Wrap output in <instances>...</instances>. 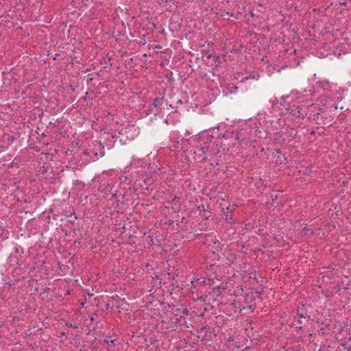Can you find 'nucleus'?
<instances>
[{"label": "nucleus", "mask_w": 351, "mask_h": 351, "mask_svg": "<svg viewBox=\"0 0 351 351\" xmlns=\"http://www.w3.org/2000/svg\"><path fill=\"white\" fill-rule=\"evenodd\" d=\"M341 4H342V5H346V2H344V3H342Z\"/></svg>", "instance_id": "79ce46f5"}, {"label": "nucleus", "mask_w": 351, "mask_h": 351, "mask_svg": "<svg viewBox=\"0 0 351 351\" xmlns=\"http://www.w3.org/2000/svg\"><path fill=\"white\" fill-rule=\"evenodd\" d=\"M267 243H266V244H263L262 247H263V248H265V247H267Z\"/></svg>", "instance_id": "473e14b6"}, {"label": "nucleus", "mask_w": 351, "mask_h": 351, "mask_svg": "<svg viewBox=\"0 0 351 351\" xmlns=\"http://www.w3.org/2000/svg\"><path fill=\"white\" fill-rule=\"evenodd\" d=\"M256 185L259 188L261 186L263 185V181L261 178H258L257 182H256Z\"/></svg>", "instance_id": "f8f14e48"}, {"label": "nucleus", "mask_w": 351, "mask_h": 351, "mask_svg": "<svg viewBox=\"0 0 351 351\" xmlns=\"http://www.w3.org/2000/svg\"><path fill=\"white\" fill-rule=\"evenodd\" d=\"M297 315L300 318H306L307 317L306 315H302V313H299L297 311Z\"/></svg>", "instance_id": "a211bd4d"}, {"label": "nucleus", "mask_w": 351, "mask_h": 351, "mask_svg": "<svg viewBox=\"0 0 351 351\" xmlns=\"http://www.w3.org/2000/svg\"><path fill=\"white\" fill-rule=\"evenodd\" d=\"M108 308H109V304H106V309H108Z\"/></svg>", "instance_id": "72a5a7b5"}, {"label": "nucleus", "mask_w": 351, "mask_h": 351, "mask_svg": "<svg viewBox=\"0 0 351 351\" xmlns=\"http://www.w3.org/2000/svg\"><path fill=\"white\" fill-rule=\"evenodd\" d=\"M258 234L260 235H263L264 237L268 236V233L267 232H264V230L263 228H260L258 230Z\"/></svg>", "instance_id": "9b49d317"}, {"label": "nucleus", "mask_w": 351, "mask_h": 351, "mask_svg": "<svg viewBox=\"0 0 351 351\" xmlns=\"http://www.w3.org/2000/svg\"><path fill=\"white\" fill-rule=\"evenodd\" d=\"M66 326L69 327H73V325L71 323H70V324L66 323Z\"/></svg>", "instance_id": "c756f323"}, {"label": "nucleus", "mask_w": 351, "mask_h": 351, "mask_svg": "<svg viewBox=\"0 0 351 351\" xmlns=\"http://www.w3.org/2000/svg\"><path fill=\"white\" fill-rule=\"evenodd\" d=\"M152 27H156V25L154 23L152 24Z\"/></svg>", "instance_id": "e433bc0d"}, {"label": "nucleus", "mask_w": 351, "mask_h": 351, "mask_svg": "<svg viewBox=\"0 0 351 351\" xmlns=\"http://www.w3.org/2000/svg\"><path fill=\"white\" fill-rule=\"evenodd\" d=\"M250 14L251 17H254V12H253V10H251L250 11Z\"/></svg>", "instance_id": "b1692460"}, {"label": "nucleus", "mask_w": 351, "mask_h": 351, "mask_svg": "<svg viewBox=\"0 0 351 351\" xmlns=\"http://www.w3.org/2000/svg\"><path fill=\"white\" fill-rule=\"evenodd\" d=\"M274 239L278 241L277 237L276 236L274 237Z\"/></svg>", "instance_id": "c9c22d12"}, {"label": "nucleus", "mask_w": 351, "mask_h": 351, "mask_svg": "<svg viewBox=\"0 0 351 351\" xmlns=\"http://www.w3.org/2000/svg\"><path fill=\"white\" fill-rule=\"evenodd\" d=\"M250 179H251L252 180H254V177H251V178H250Z\"/></svg>", "instance_id": "4c0bfd02"}, {"label": "nucleus", "mask_w": 351, "mask_h": 351, "mask_svg": "<svg viewBox=\"0 0 351 351\" xmlns=\"http://www.w3.org/2000/svg\"><path fill=\"white\" fill-rule=\"evenodd\" d=\"M315 108L314 104H311L309 106H298L293 109H291L290 114L296 118H300L303 119L305 117L311 119V115L313 113V119L315 120V117H317L319 115V112L314 113V111L312 110V108Z\"/></svg>", "instance_id": "f257e3e1"}, {"label": "nucleus", "mask_w": 351, "mask_h": 351, "mask_svg": "<svg viewBox=\"0 0 351 351\" xmlns=\"http://www.w3.org/2000/svg\"><path fill=\"white\" fill-rule=\"evenodd\" d=\"M276 152L279 155L282 154V151L280 149H276Z\"/></svg>", "instance_id": "5701e85b"}, {"label": "nucleus", "mask_w": 351, "mask_h": 351, "mask_svg": "<svg viewBox=\"0 0 351 351\" xmlns=\"http://www.w3.org/2000/svg\"><path fill=\"white\" fill-rule=\"evenodd\" d=\"M206 58L208 59L212 58L215 62H218V64H217L215 65V68H217L218 66H219V63L221 62V61H220V57L219 56L214 55L213 53H208V54H207Z\"/></svg>", "instance_id": "39448f33"}, {"label": "nucleus", "mask_w": 351, "mask_h": 351, "mask_svg": "<svg viewBox=\"0 0 351 351\" xmlns=\"http://www.w3.org/2000/svg\"><path fill=\"white\" fill-rule=\"evenodd\" d=\"M197 282L199 284L205 283L211 285V283L213 284V279H208V282L204 279H197Z\"/></svg>", "instance_id": "1a4fd4ad"}, {"label": "nucleus", "mask_w": 351, "mask_h": 351, "mask_svg": "<svg viewBox=\"0 0 351 351\" xmlns=\"http://www.w3.org/2000/svg\"><path fill=\"white\" fill-rule=\"evenodd\" d=\"M254 78V76L253 75H248V76H246L245 77H244L243 80H242V82H245V80H249V79H253Z\"/></svg>", "instance_id": "dca6fc26"}, {"label": "nucleus", "mask_w": 351, "mask_h": 351, "mask_svg": "<svg viewBox=\"0 0 351 351\" xmlns=\"http://www.w3.org/2000/svg\"><path fill=\"white\" fill-rule=\"evenodd\" d=\"M241 134H240V132H237L236 136H235V139L237 140H239L240 139V137H241Z\"/></svg>", "instance_id": "6ab92c4d"}, {"label": "nucleus", "mask_w": 351, "mask_h": 351, "mask_svg": "<svg viewBox=\"0 0 351 351\" xmlns=\"http://www.w3.org/2000/svg\"><path fill=\"white\" fill-rule=\"evenodd\" d=\"M180 197L175 196L172 200V203L176 204L177 203H179Z\"/></svg>", "instance_id": "2eb2a0df"}, {"label": "nucleus", "mask_w": 351, "mask_h": 351, "mask_svg": "<svg viewBox=\"0 0 351 351\" xmlns=\"http://www.w3.org/2000/svg\"><path fill=\"white\" fill-rule=\"evenodd\" d=\"M42 172H43V173H46L47 172V169H43Z\"/></svg>", "instance_id": "2f4dec72"}, {"label": "nucleus", "mask_w": 351, "mask_h": 351, "mask_svg": "<svg viewBox=\"0 0 351 351\" xmlns=\"http://www.w3.org/2000/svg\"><path fill=\"white\" fill-rule=\"evenodd\" d=\"M197 210H199L200 213H206V209L204 205H200L197 207Z\"/></svg>", "instance_id": "4468645a"}, {"label": "nucleus", "mask_w": 351, "mask_h": 351, "mask_svg": "<svg viewBox=\"0 0 351 351\" xmlns=\"http://www.w3.org/2000/svg\"><path fill=\"white\" fill-rule=\"evenodd\" d=\"M92 80H93V78H90V79L88 80V81H92Z\"/></svg>", "instance_id": "37998d69"}, {"label": "nucleus", "mask_w": 351, "mask_h": 351, "mask_svg": "<svg viewBox=\"0 0 351 351\" xmlns=\"http://www.w3.org/2000/svg\"><path fill=\"white\" fill-rule=\"evenodd\" d=\"M298 322H299V324H302V321H300V320L298 321Z\"/></svg>", "instance_id": "c03bdc74"}, {"label": "nucleus", "mask_w": 351, "mask_h": 351, "mask_svg": "<svg viewBox=\"0 0 351 351\" xmlns=\"http://www.w3.org/2000/svg\"><path fill=\"white\" fill-rule=\"evenodd\" d=\"M114 340H111V341H110V343H108V344H109V345H111V346H114Z\"/></svg>", "instance_id": "cd10ccee"}, {"label": "nucleus", "mask_w": 351, "mask_h": 351, "mask_svg": "<svg viewBox=\"0 0 351 351\" xmlns=\"http://www.w3.org/2000/svg\"><path fill=\"white\" fill-rule=\"evenodd\" d=\"M82 99H83L84 101H87V100L91 99L92 98L90 97L86 96V97H82Z\"/></svg>", "instance_id": "4be33fe9"}, {"label": "nucleus", "mask_w": 351, "mask_h": 351, "mask_svg": "<svg viewBox=\"0 0 351 351\" xmlns=\"http://www.w3.org/2000/svg\"><path fill=\"white\" fill-rule=\"evenodd\" d=\"M315 134V132H314V131H312V132H311V134Z\"/></svg>", "instance_id": "ea45409f"}, {"label": "nucleus", "mask_w": 351, "mask_h": 351, "mask_svg": "<svg viewBox=\"0 0 351 351\" xmlns=\"http://www.w3.org/2000/svg\"><path fill=\"white\" fill-rule=\"evenodd\" d=\"M60 56V53H56L53 56V59L54 60H56L58 58V56Z\"/></svg>", "instance_id": "412c9836"}, {"label": "nucleus", "mask_w": 351, "mask_h": 351, "mask_svg": "<svg viewBox=\"0 0 351 351\" xmlns=\"http://www.w3.org/2000/svg\"><path fill=\"white\" fill-rule=\"evenodd\" d=\"M209 217L210 216L209 215H206V214H205V213H204V214L202 215V219H208Z\"/></svg>", "instance_id": "aec40b11"}, {"label": "nucleus", "mask_w": 351, "mask_h": 351, "mask_svg": "<svg viewBox=\"0 0 351 351\" xmlns=\"http://www.w3.org/2000/svg\"><path fill=\"white\" fill-rule=\"evenodd\" d=\"M237 206L235 204H233L232 206H229L226 208V210H227V212L228 213L229 211L230 212H232L234 208L236 207Z\"/></svg>", "instance_id": "ddd939ff"}, {"label": "nucleus", "mask_w": 351, "mask_h": 351, "mask_svg": "<svg viewBox=\"0 0 351 351\" xmlns=\"http://www.w3.org/2000/svg\"><path fill=\"white\" fill-rule=\"evenodd\" d=\"M155 278H156V279H158V276H155Z\"/></svg>", "instance_id": "a19ab883"}, {"label": "nucleus", "mask_w": 351, "mask_h": 351, "mask_svg": "<svg viewBox=\"0 0 351 351\" xmlns=\"http://www.w3.org/2000/svg\"><path fill=\"white\" fill-rule=\"evenodd\" d=\"M341 346L344 348V350H346V351H351V347H346L345 343H343Z\"/></svg>", "instance_id": "f3484780"}, {"label": "nucleus", "mask_w": 351, "mask_h": 351, "mask_svg": "<svg viewBox=\"0 0 351 351\" xmlns=\"http://www.w3.org/2000/svg\"><path fill=\"white\" fill-rule=\"evenodd\" d=\"M226 288L224 286H217L213 288L214 293H217L218 295L222 294L223 292H225Z\"/></svg>", "instance_id": "6e6552de"}, {"label": "nucleus", "mask_w": 351, "mask_h": 351, "mask_svg": "<svg viewBox=\"0 0 351 351\" xmlns=\"http://www.w3.org/2000/svg\"><path fill=\"white\" fill-rule=\"evenodd\" d=\"M200 149L202 151V153L204 154V157L202 158V161H206L207 160V155L206 152L208 149V145H207V143H204V146H200Z\"/></svg>", "instance_id": "423d86ee"}, {"label": "nucleus", "mask_w": 351, "mask_h": 351, "mask_svg": "<svg viewBox=\"0 0 351 351\" xmlns=\"http://www.w3.org/2000/svg\"><path fill=\"white\" fill-rule=\"evenodd\" d=\"M210 330V328L209 326H204L201 327L199 328V330H197V332H200V333L204 332V336H206V337L209 336V337H210L213 332Z\"/></svg>", "instance_id": "20e7f679"}, {"label": "nucleus", "mask_w": 351, "mask_h": 351, "mask_svg": "<svg viewBox=\"0 0 351 351\" xmlns=\"http://www.w3.org/2000/svg\"><path fill=\"white\" fill-rule=\"evenodd\" d=\"M322 334H324V329H322Z\"/></svg>", "instance_id": "58836bf2"}, {"label": "nucleus", "mask_w": 351, "mask_h": 351, "mask_svg": "<svg viewBox=\"0 0 351 351\" xmlns=\"http://www.w3.org/2000/svg\"><path fill=\"white\" fill-rule=\"evenodd\" d=\"M302 232L304 234H312L313 233V230L311 228H308L306 227L302 229Z\"/></svg>", "instance_id": "9d476101"}, {"label": "nucleus", "mask_w": 351, "mask_h": 351, "mask_svg": "<svg viewBox=\"0 0 351 351\" xmlns=\"http://www.w3.org/2000/svg\"><path fill=\"white\" fill-rule=\"evenodd\" d=\"M256 294L258 295H261V293L258 292V291H256Z\"/></svg>", "instance_id": "f704fd0d"}, {"label": "nucleus", "mask_w": 351, "mask_h": 351, "mask_svg": "<svg viewBox=\"0 0 351 351\" xmlns=\"http://www.w3.org/2000/svg\"><path fill=\"white\" fill-rule=\"evenodd\" d=\"M296 328H297L298 331V330H302V327L301 326H296Z\"/></svg>", "instance_id": "bb28decb"}, {"label": "nucleus", "mask_w": 351, "mask_h": 351, "mask_svg": "<svg viewBox=\"0 0 351 351\" xmlns=\"http://www.w3.org/2000/svg\"><path fill=\"white\" fill-rule=\"evenodd\" d=\"M223 215H225V220L230 224H232L234 223V221L232 218V216L231 215H229L228 212L224 211V208H222Z\"/></svg>", "instance_id": "0eeeda50"}, {"label": "nucleus", "mask_w": 351, "mask_h": 351, "mask_svg": "<svg viewBox=\"0 0 351 351\" xmlns=\"http://www.w3.org/2000/svg\"><path fill=\"white\" fill-rule=\"evenodd\" d=\"M188 312H189V311H188V309H187V308H184V309H183V313H184V314H187V313H188Z\"/></svg>", "instance_id": "a878e982"}, {"label": "nucleus", "mask_w": 351, "mask_h": 351, "mask_svg": "<svg viewBox=\"0 0 351 351\" xmlns=\"http://www.w3.org/2000/svg\"><path fill=\"white\" fill-rule=\"evenodd\" d=\"M4 325V322H0V327H2Z\"/></svg>", "instance_id": "7c9ffc66"}, {"label": "nucleus", "mask_w": 351, "mask_h": 351, "mask_svg": "<svg viewBox=\"0 0 351 351\" xmlns=\"http://www.w3.org/2000/svg\"><path fill=\"white\" fill-rule=\"evenodd\" d=\"M177 104H182V99H178V101H177Z\"/></svg>", "instance_id": "c85d7f7f"}, {"label": "nucleus", "mask_w": 351, "mask_h": 351, "mask_svg": "<svg viewBox=\"0 0 351 351\" xmlns=\"http://www.w3.org/2000/svg\"><path fill=\"white\" fill-rule=\"evenodd\" d=\"M331 108H334L335 110L337 109V106L335 104H332L330 106Z\"/></svg>", "instance_id": "393cba45"}, {"label": "nucleus", "mask_w": 351, "mask_h": 351, "mask_svg": "<svg viewBox=\"0 0 351 351\" xmlns=\"http://www.w3.org/2000/svg\"><path fill=\"white\" fill-rule=\"evenodd\" d=\"M165 101L164 96L157 97L153 100V103L149 106V110L152 111V108L154 106L158 108Z\"/></svg>", "instance_id": "7ed1b4c3"}, {"label": "nucleus", "mask_w": 351, "mask_h": 351, "mask_svg": "<svg viewBox=\"0 0 351 351\" xmlns=\"http://www.w3.org/2000/svg\"><path fill=\"white\" fill-rule=\"evenodd\" d=\"M300 304H301V306H298L297 311L299 313H302V315H306L308 319H310L311 316L308 314L306 306L308 307H311V305L307 304L306 302L304 304L303 302H300Z\"/></svg>", "instance_id": "f03ea898"}]
</instances>
